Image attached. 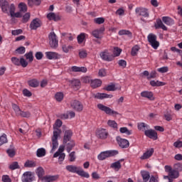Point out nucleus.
<instances>
[{
	"instance_id": "obj_6",
	"label": "nucleus",
	"mask_w": 182,
	"mask_h": 182,
	"mask_svg": "<svg viewBox=\"0 0 182 182\" xmlns=\"http://www.w3.org/2000/svg\"><path fill=\"white\" fill-rule=\"evenodd\" d=\"M165 171L168 173L171 178H178L180 173L176 169H173L171 166L166 165L164 166Z\"/></svg>"
},
{
	"instance_id": "obj_17",
	"label": "nucleus",
	"mask_w": 182,
	"mask_h": 182,
	"mask_svg": "<svg viewBox=\"0 0 182 182\" xmlns=\"http://www.w3.org/2000/svg\"><path fill=\"white\" fill-rule=\"evenodd\" d=\"M108 134H109V133H107V131H106L105 129H100L96 132L97 136L99 139H102V140L107 139Z\"/></svg>"
},
{
	"instance_id": "obj_15",
	"label": "nucleus",
	"mask_w": 182,
	"mask_h": 182,
	"mask_svg": "<svg viewBox=\"0 0 182 182\" xmlns=\"http://www.w3.org/2000/svg\"><path fill=\"white\" fill-rule=\"evenodd\" d=\"M144 134L146 137L152 139L153 140H157L158 139L157 132L154 129H149L148 130H145Z\"/></svg>"
},
{
	"instance_id": "obj_47",
	"label": "nucleus",
	"mask_w": 182,
	"mask_h": 182,
	"mask_svg": "<svg viewBox=\"0 0 182 182\" xmlns=\"http://www.w3.org/2000/svg\"><path fill=\"white\" fill-rule=\"evenodd\" d=\"M5 143H8V138L6 137V134H3L0 136V146H2V144H5Z\"/></svg>"
},
{
	"instance_id": "obj_19",
	"label": "nucleus",
	"mask_w": 182,
	"mask_h": 182,
	"mask_svg": "<svg viewBox=\"0 0 182 182\" xmlns=\"http://www.w3.org/2000/svg\"><path fill=\"white\" fill-rule=\"evenodd\" d=\"M141 97L149 99V100H154V95L151 91H143L141 92Z\"/></svg>"
},
{
	"instance_id": "obj_2",
	"label": "nucleus",
	"mask_w": 182,
	"mask_h": 182,
	"mask_svg": "<svg viewBox=\"0 0 182 182\" xmlns=\"http://www.w3.org/2000/svg\"><path fill=\"white\" fill-rule=\"evenodd\" d=\"M66 171L70 173H75L78 174V176H81V177H85V178H89L90 175L89 173L83 171L82 167L76 166L75 165H68L65 166Z\"/></svg>"
},
{
	"instance_id": "obj_64",
	"label": "nucleus",
	"mask_w": 182,
	"mask_h": 182,
	"mask_svg": "<svg viewBox=\"0 0 182 182\" xmlns=\"http://www.w3.org/2000/svg\"><path fill=\"white\" fill-rule=\"evenodd\" d=\"M149 182H159V176H151Z\"/></svg>"
},
{
	"instance_id": "obj_52",
	"label": "nucleus",
	"mask_w": 182,
	"mask_h": 182,
	"mask_svg": "<svg viewBox=\"0 0 182 182\" xmlns=\"http://www.w3.org/2000/svg\"><path fill=\"white\" fill-rule=\"evenodd\" d=\"M94 22L97 25H102V23H105V18L103 17L95 18Z\"/></svg>"
},
{
	"instance_id": "obj_27",
	"label": "nucleus",
	"mask_w": 182,
	"mask_h": 182,
	"mask_svg": "<svg viewBox=\"0 0 182 182\" xmlns=\"http://www.w3.org/2000/svg\"><path fill=\"white\" fill-rule=\"evenodd\" d=\"M156 29H163V31H167V27L163 23L161 19L156 20V24L155 25Z\"/></svg>"
},
{
	"instance_id": "obj_50",
	"label": "nucleus",
	"mask_w": 182,
	"mask_h": 182,
	"mask_svg": "<svg viewBox=\"0 0 182 182\" xmlns=\"http://www.w3.org/2000/svg\"><path fill=\"white\" fill-rule=\"evenodd\" d=\"M107 124L109 127H112V129H117V123L114 120H108Z\"/></svg>"
},
{
	"instance_id": "obj_61",
	"label": "nucleus",
	"mask_w": 182,
	"mask_h": 182,
	"mask_svg": "<svg viewBox=\"0 0 182 182\" xmlns=\"http://www.w3.org/2000/svg\"><path fill=\"white\" fill-rule=\"evenodd\" d=\"M173 168H174V170L178 171H178H182V164L180 163L175 164L173 165Z\"/></svg>"
},
{
	"instance_id": "obj_29",
	"label": "nucleus",
	"mask_w": 182,
	"mask_h": 182,
	"mask_svg": "<svg viewBox=\"0 0 182 182\" xmlns=\"http://www.w3.org/2000/svg\"><path fill=\"white\" fill-rule=\"evenodd\" d=\"M71 70L72 72H82V73H86L87 68H86V67L73 66L71 67Z\"/></svg>"
},
{
	"instance_id": "obj_35",
	"label": "nucleus",
	"mask_w": 182,
	"mask_h": 182,
	"mask_svg": "<svg viewBox=\"0 0 182 182\" xmlns=\"http://www.w3.org/2000/svg\"><path fill=\"white\" fill-rule=\"evenodd\" d=\"M36 174H37L38 177L39 178H41V180L42 181V178H43L45 177V176H43L45 175V170H43V168L38 167L36 169Z\"/></svg>"
},
{
	"instance_id": "obj_51",
	"label": "nucleus",
	"mask_w": 182,
	"mask_h": 182,
	"mask_svg": "<svg viewBox=\"0 0 182 182\" xmlns=\"http://www.w3.org/2000/svg\"><path fill=\"white\" fill-rule=\"evenodd\" d=\"M69 161L73 162L76 160V152L72 151L68 155Z\"/></svg>"
},
{
	"instance_id": "obj_44",
	"label": "nucleus",
	"mask_w": 182,
	"mask_h": 182,
	"mask_svg": "<svg viewBox=\"0 0 182 182\" xmlns=\"http://www.w3.org/2000/svg\"><path fill=\"white\" fill-rule=\"evenodd\" d=\"M26 59L28 60V62H33V53L30 51L24 55Z\"/></svg>"
},
{
	"instance_id": "obj_28",
	"label": "nucleus",
	"mask_w": 182,
	"mask_h": 182,
	"mask_svg": "<svg viewBox=\"0 0 182 182\" xmlns=\"http://www.w3.org/2000/svg\"><path fill=\"white\" fill-rule=\"evenodd\" d=\"M71 86L74 90H79L80 89V80H73L71 81Z\"/></svg>"
},
{
	"instance_id": "obj_63",
	"label": "nucleus",
	"mask_w": 182,
	"mask_h": 182,
	"mask_svg": "<svg viewBox=\"0 0 182 182\" xmlns=\"http://www.w3.org/2000/svg\"><path fill=\"white\" fill-rule=\"evenodd\" d=\"M29 19H31V14L26 13L25 15L23 16V22L24 23H26V22H28Z\"/></svg>"
},
{
	"instance_id": "obj_9",
	"label": "nucleus",
	"mask_w": 182,
	"mask_h": 182,
	"mask_svg": "<svg viewBox=\"0 0 182 182\" xmlns=\"http://www.w3.org/2000/svg\"><path fill=\"white\" fill-rule=\"evenodd\" d=\"M45 55L49 60H56V59H60L62 58V55L56 52L47 51Z\"/></svg>"
},
{
	"instance_id": "obj_53",
	"label": "nucleus",
	"mask_w": 182,
	"mask_h": 182,
	"mask_svg": "<svg viewBox=\"0 0 182 182\" xmlns=\"http://www.w3.org/2000/svg\"><path fill=\"white\" fill-rule=\"evenodd\" d=\"M118 34L122 36L123 35H127L128 36H132V33L127 30H120Z\"/></svg>"
},
{
	"instance_id": "obj_32",
	"label": "nucleus",
	"mask_w": 182,
	"mask_h": 182,
	"mask_svg": "<svg viewBox=\"0 0 182 182\" xmlns=\"http://www.w3.org/2000/svg\"><path fill=\"white\" fill-rule=\"evenodd\" d=\"M69 142L66 144V151L68 153H70V151H72V149H73V147H75V146H76V143H75V141L71 140V141H68Z\"/></svg>"
},
{
	"instance_id": "obj_48",
	"label": "nucleus",
	"mask_w": 182,
	"mask_h": 182,
	"mask_svg": "<svg viewBox=\"0 0 182 182\" xmlns=\"http://www.w3.org/2000/svg\"><path fill=\"white\" fill-rule=\"evenodd\" d=\"M18 8L20 9V12H26V11H28V7L26 6V5L24 3H20L18 4Z\"/></svg>"
},
{
	"instance_id": "obj_1",
	"label": "nucleus",
	"mask_w": 182,
	"mask_h": 182,
	"mask_svg": "<svg viewBox=\"0 0 182 182\" xmlns=\"http://www.w3.org/2000/svg\"><path fill=\"white\" fill-rule=\"evenodd\" d=\"M62 124L63 122L60 119H57L55 121V125L56 127H54L53 130V135L52 137V149L50 153H53V151H55L59 146V142H58V137H59L61 133V131L60 130L59 127H61Z\"/></svg>"
},
{
	"instance_id": "obj_57",
	"label": "nucleus",
	"mask_w": 182,
	"mask_h": 182,
	"mask_svg": "<svg viewBox=\"0 0 182 182\" xmlns=\"http://www.w3.org/2000/svg\"><path fill=\"white\" fill-rule=\"evenodd\" d=\"M107 75V73L106 72V70H105V68L99 70L98 76H100V77H105V76H106Z\"/></svg>"
},
{
	"instance_id": "obj_34",
	"label": "nucleus",
	"mask_w": 182,
	"mask_h": 182,
	"mask_svg": "<svg viewBox=\"0 0 182 182\" xmlns=\"http://www.w3.org/2000/svg\"><path fill=\"white\" fill-rule=\"evenodd\" d=\"M151 86H153V87H159V86H165L166 82L159 81V80H151L150 81Z\"/></svg>"
},
{
	"instance_id": "obj_58",
	"label": "nucleus",
	"mask_w": 182,
	"mask_h": 182,
	"mask_svg": "<svg viewBox=\"0 0 182 182\" xmlns=\"http://www.w3.org/2000/svg\"><path fill=\"white\" fill-rule=\"evenodd\" d=\"M41 0H29L28 5H30V6H32V5H41Z\"/></svg>"
},
{
	"instance_id": "obj_14",
	"label": "nucleus",
	"mask_w": 182,
	"mask_h": 182,
	"mask_svg": "<svg viewBox=\"0 0 182 182\" xmlns=\"http://www.w3.org/2000/svg\"><path fill=\"white\" fill-rule=\"evenodd\" d=\"M42 25V21L39 18H34L30 24V28L33 31H36L38 28H41Z\"/></svg>"
},
{
	"instance_id": "obj_21",
	"label": "nucleus",
	"mask_w": 182,
	"mask_h": 182,
	"mask_svg": "<svg viewBox=\"0 0 182 182\" xmlns=\"http://www.w3.org/2000/svg\"><path fill=\"white\" fill-rule=\"evenodd\" d=\"M154 153V149H151L143 154V155L140 157L141 160H147V159H150L151 156H153Z\"/></svg>"
},
{
	"instance_id": "obj_49",
	"label": "nucleus",
	"mask_w": 182,
	"mask_h": 182,
	"mask_svg": "<svg viewBox=\"0 0 182 182\" xmlns=\"http://www.w3.org/2000/svg\"><path fill=\"white\" fill-rule=\"evenodd\" d=\"M11 62L16 66H21V59H19L16 57H12L11 58Z\"/></svg>"
},
{
	"instance_id": "obj_25",
	"label": "nucleus",
	"mask_w": 182,
	"mask_h": 182,
	"mask_svg": "<svg viewBox=\"0 0 182 182\" xmlns=\"http://www.w3.org/2000/svg\"><path fill=\"white\" fill-rule=\"evenodd\" d=\"M54 158L58 157V162L60 164H62L63 162V160H65V157H66V154L65 153H59V152H55L53 155Z\"/></svg>"
},
{
	"instance_id": "obj_4",
	"label": "nucleus",
	"mask_w": 182,
	"mask_h": 182,
	"mask_svg": "<svg viewBox=\"0 0 182 182\" xmlns=\"http://www.w3.org/2000/svg\"><path fill=\"white\" fill-rule=\"evenodd\" d=\"M49 45L53 49H56L59 46V41L55 32H50L48 35Z\"/></svg>"
},
{
	"instance_id": "obj_31",
	"label": "nucleus",
	"mask_w": 182,
	"mask_h": 182,
	"mask_svg": "<svg viewBox=\"0 0 182 182\" xmlns=\"http://www.w3.org/2000/svg\"><path fill=\"white\" fill-rule=\"evenodd\" d=\"M162 21H163L164 23H165L166 25H168L169 26H171V25H174V20H173L170 17L164 16L162 18Z\"/></svg>"
},
{
	"instance_id": "obj_37",
	"label": "nucleus",
	"mask_w": 182,
	"mask_h": 182,
	"mask_svg": "<svg viewBox=\"0 0 182 182\" xmlns=\"http://www.w3.org/2000/svg\"><path fill=\"white\" fill-rule=\"evenodd\" d=\"M65 97V95H63V92H56L55 95V99L57 102H62V100H63V97Z\"/></svg>"
},
{
	"instance_id": "obj_18",
	"label": "nucleus",
	"mask_w": 182,
	"mask_h": 182,
	"mask_svg": "<svg viewBox=\"0 0 182 182\" xmlns=\"http://www.w3.org/2000/svg\"><path fill=\"white\" fill-rule=\"evenodd\" d=\"M59 178V175H54V176H46L42 178L41 181L43 182H53L56 181Z\"/></svg>"
},
{
	"instance_id": "obj_5",
	"label": "nucleus",
	"mask_w": 182,
	"mask_h": 182,
	"mask_svg": "<svg viewBox=\"0 0 182 182\" xmlns=\"http://www.w3.org/2000/svg\"><path fill=\"white\" fill-rule=\"evenodd\" d=\"M148 42L153 49H157L160 46V43L157 41V36L154 33H149L147 36Z\"/></svg>"
},
{
	"instance_id": "obj_10",
	"label": "nucleus",
	"mask_w": 182,
	"mask_h": 182,
	"mask_svg": "<svg viewBox=\"0 0 182 182\" xmlns=\"http://www.w3.org/2000/svg\"><path fill=\"white\" fill-rule=\"evenodd\" d=\"M116 140L122 149H127L130 146V144L129 143V140L126 139H122L120 136H117Z\"/></svg>"
},
{
	"instance_id": "obj_30",
	"label": "nucleus",
	"mask_w": 182,
	"mask_h": 182,
	"mask_svg": "<svg viewBox=\"0 0 182 182\" xmlns=\"http://www.w3.org/2000/svg\"><path fill=\"white\" fill-rule=\"evenodd\" d=\"M1 1V11L4 12V14H8V9H9V3L6 1V0H2Z\"/></svg>"
},
{
	"instance_id": "obj_33",
	"label": "nucleus",
	"mask_w": 182,
	"mask_h": 182,
	"mask_svg": "<svg viewBox=\"0 0 182 182\" xmlns=\"http://www.w3.org/2000/svg\"><path fill=\"white\" fill-rule=\"evenodd\" d=\"M141 176L142 179L144 180V181H146L147 182L151 178L150 173L149 171H141Z\"/></svg>"
},
{
	"instance_id": "obj_45",
	"label": "nucleus",
	"mask_w": 182,
	"mask_h": 182,
	"mask_svg": "<svg viewBox=\"0 0 182 182\" xmlns=\"http://www.w3.org/2000/svg\"><path fill=\"white\" fill-rule=\"evenodd\" d=\"M105 90H107V92H114V90H117V87H116V85L114 84H110L105 87Z\"/></svg>"
},
{
	"instance_id": "obj_55",
	"label": "nucleus",
	"mask_w": 182,
	"mask_h": 182,
	"mask_svg": "<svg viewBox=\"0 0 182 182\" xmlns=\"http://www.w3.org/2000/svg\"><path fill=\"white\" fill-rule=\"evenodd\" d=\"M120 53H122V49L118 47L114 48L113 55L114 56H120Z\"/></svg>"
},
{
	"instance_id": "obj_12",
	"label": "nucleus",
	"mask_w": 182,
	"mask_h": 182,
	"mask_svg": "<svg viewBox=\"0 0 182 182\" xmlns=\"http://www.w3.org/2000/svg\"><path fill=\"white\" fill-rule=\"evenodd\" d=\"M34 176L32 174V172L31 171H26L25 172L22 177H21V181L22 182H32L33 181Z\"/></svg>"
},
{
	"instance_id": "obj_54",
	"label": "nucleus",
	"mask_w": 182,
	"mask_h": 182,
	"mask_svg": "<svg viewBox=\"0 0 182 182\" xmlns=\"http://www.w3.org/2000/svg\"><path fill=\"white\" fill-rule=\"evenodd\" d=\"M73 47L72 46H67L65 44L62 46V49L65 53H68L70 49H73Z\"/></svg>"
},
{
	"instance_id": "obj_36",
	"label": "nucleus",
	"mask_w": 182,
	"mask_h": 182,
	"mask_svg": "<svg viewBox=\"0 0 182 182\" xmlns=\"http://www.w3.org/2000/svg\"><path fill=\"white\" fill-rule=\"evenodd\" d=\"M37 157H45L46 156V150L45 148H39L36 151Z\"/></svg>"
},
{
	"instance_id": "obj_46",
	"label": "nucleus",
	"mask_w": 182,
	"mask_h": 182,
	"mask_svg": "<svg viewBox=\"0 0 182 182\" xmlns=\"http://www.w3.org/2000/svg\"><path fill=\"white\" fill-rule=\"evenodd\" d=\"M119 132L120 133L127 134V136H130V134H132V131L129 130L127 127H121Z\"/></svg>"
},
{
	"instance_id": "obj_42",
	"label": "nucleus",
	"mask_w": 182,
	"mask_h": 182,
	"mask_svg": "<svg viewBox=\"0 0 182 182\" xmlns=\"http://www.w3.org/2000/svg\"><path fill=\"white\" fill-rule=\"evenodd\" d=\"M85 38H86V33H81L80 35L77 36V40L78 43H83V41H85Z\"/></svg>"
},
{
	"instance_id": "obj_41",
	"label": "nucleus",
	"mask_w": 182,
	"mask_h": 182,
	"mask_svg": "<svg viewBox=\"0 0 182 182\" xmlns=\"http://www.w3.org/2000/svg\"><path fill=\"white\" fill-rule=\"evenodd\" d=\"M12 108L14 110L16 116H19L21 114L22 110H21L19 106L16 105V104H12Z\"/></svg>"
},
{
	"instance_id": "obj_59",
	"label": "nucleus",
	"mask_w": 182,
	"mask_h": 182,
	"mask_svg": "<svg viewBox=\"0 0 182 182\" xmlns=\"http://www.w3.org/2000/svg\"><path fill=\"white\" fill-rule=\"evenodd\" d=\"M20 66H22V68H26L28 66V61L25 60L23 58H20Z\"/></svg>"
},
{
	"instance_id": "obj_7",
	"label": "nucleus",
	"mask_w": 182,
	"mask_h": 182,
	"mask_svg": "<svg viewBox=\"0 0 182 182\" xmlns=\"http://www.w3.org/2000/svg\"><path fill=\"white\" fill-rule=\"evenodd\" d=\"M97 107L100 110H102V112H105L106 114H109V115L119 114L117 112L110 109V107L103 105L102 104H98Z\"/></svg>"
},
{
	"instance_id": "obj_11",
	"label": "nucleus",
	"mask_w": 182,
	"mask_h": 182,
	"mask_svg": "<svg viewBox=\"0 0 182 182\" xmlns=\"http://www.w3.org/2000/svg\"><path fill=\"white\" fill-rule=\"evenodd\" d=\"M70 105L72 109L75 110V112H82V110H83V105L80 101L73 100L71 102Z\"/></svg>"
},
{
	"instance_id": "obj_16",
	"label": "nucleus",
	"mask_w": 182,
	"mask_h": 182,
	"mask_svg": "<svg viewBox=\"0 0 182 182\" xmlns=\"http://www.w3.org/2000/svg\"><path fill=\"white\" fill-rule=\"evenodd\" d=\"M72 136H73V132L70 129H67L64 132V137H63V144H66L68 141H70L72 139Z\"/></svg>"
},
{
	"instance_id": "obj_38",
	"label": "nucleus",
	"mask_w": 182,
	"mask_h": 182,
	"mask_svg": "<svg viewBox=\"0 0 182 182\" xmlns=\"http://www.w3.org/2000/svg\"><path fill=\"white\" fill-rule=\"evenodd\" d=\"M139 50H140V46H139L138 45H136L134 47H132V51H131L132 56H136V55L139 53Z\"/></svg>"
},
{
	"instance_id": "obj_39",
	"label": "nucleus",
	"mask_w": 182,
	"mask_h": 182,
	"mask_svg": "<svg viewBox=\"0 0 182 182\" xmlns=\"http://www.w3.org/2000/svg\"><path fill=\"white\" fill-rule=\"evenodd\" d=\"M28 85L31 87H38L39 86V81L36 79H33L28 81Z\"/></svg>"
},
{
	"instance_id": "obj_13",
	"label": "nucleus",
	"mask_w": 182,
	"mask_h": 182,
	"mask_svg": "<svg viewBox=\"0 0 182 182\" xmlns=\"http://www.w3.org/2000/svg\"><path fill=\"white\" fill-rule=\"evenodd\" d=\"M105 32V27H101L100 28H97L92 32V36L96 38L97 39H102L103 38L102 35Z\"/></svg>"
},
{
	"instance_id": "obj_3",
	"label": "nucleus",
	"mask_w": 182,
	"mask_h": 182,
	"mask_svg": "<svg viewBox=\"0 0 182 182\" xmlns=\"http://www.w3.org/2000/svg\"><path fill=\"white\" fill-rule=\"evenodd\" d=\"M117 154H119V151L117 150L105 151L98 154L97 159L103 161V160H106L108 157H113L114 156H117Z\"/></svg>"
},
{
	"instance_id": "obj_62",
	"label": "nucleus",
	"mask_w": 182,
	"mask_h": 182,
	"mask_svg": "<svg viewBox=\"0 0 182 182\" xmlns=\"http://www.w3.org/2000/svg\"><path fill=\"white\" fill-rule=\"evenodd\" d=\"M1 181L3 182H12V179L8 175H3L1 177Z\"/></svg>"
},
{
	"instance_id": "obj_40",
	"label": "nucleus",
	"mask_w": 182,
	"mask_h": 182,
	"mask_svg": "<svg viewBox=\"0 0 182 182\" xmlns=\"http://www.w3.org/2000/svg\"><path fill=\"white\" fill-rule=\"evenodd\" d=\"M111 168H114L118 171V170H120L122 168V164H120V161H117L113 164H111Z\"/></svg>"
},
{
	"instance_id": "obj_20",
	"label": "nucleus",
	"mask_w": 182,
	"mask_h": 182,
	"mask_svg": "<svg viewBox=\"0 0 182 182\" xmlns=\"http://www.w3.org/2000/svg\"><path fill=\"white\" fill-rule=\"evenodd\" d=\"M135 11L136 14H139L141 16H144V18L149 17V11H147V9L136 8Z\"/></svg>"
},
{
	"instance_id": "obj_26",
	"label": "nucleus",
	"mask_w": 182,
	"mask_h": 182,
	"mask_svg": "<svg viewBox=\"0 0 182 182\" xmlns=\"http://www.w3.org/2000/svg\"><path fill=\"white\" fill-rule=\"evenodd\" d=\"M47 18L48 19H49V21H60V17L59 16V15L55 14V13H49L47 15Z\"/></svg>"
},
{
	"instance_id": "obj_43",
	"label": "nucleus",
	"mask_w": 182,
	"mask_h": 182,
	"mask_svg": "<svg viewBox=\"0 0 182 182\" xmlns=\"http://www.w3.org/2000/svg\"><path fill=\"white\" fill-rule=\"evenodd\" d=\"M24 167H28V168L36 167V162L33 161H26V163L24 164Z\"/></svg>"
},
{
	"instance_id": "obj_60",
	"label": "nucleus",
	"mask_w": 182,
	"mask_h": 182,
	"mask_svg": "<svg viewBox=\"0 0 182 182\" xmlns=\"http://www.w3.org/2000/svg\"><path fill=\"white\" fill-rule=\"evenodd\" d=\"M158 72H159V73H167V72H168V67L167 66H164L162 68H159L157 69Z\"/></svg>"
},
{
	"instance_id": "obj_8",
	"label": "nucleus",
	"mask_w": 182,
	"mask_h": 182,
	"mask_svg": "<svg viewBox=\"0 0 182 182\" xmlns=\"http://www.w3.org/2000/svg\"><path fill=\"white\" fill-rule=\"evenodd\" d=\"M100 56L102 60H106L107 62H112L113 60V54L109 53V50H105L100 53Z\"/></svg>"
},
{
	"instance_id": "obj_24",
	"label": "nucleus",
	"mask_w": 182,
	"mask_h": 182,
	"mask_svg": "<svg viewBox=\"0 0 182 182\" xmlns=\"http://www.w3.org/2000/svg\"><path fill=\"white\" fill-rule=\"evenodd\" d=\"M137 127L139 130L144 132V133H146V130L150 129V126L144 122L138 123Z\"/></svg>"
},
{
	"instance_id": "obj_23",
	"label": "nucleus",
	"mask_w": 182,
	"mask_h": 182,
	"mask_svg": "<svg viewBox=\"0 0 182 182\" xmlns=\"http://www.w3.org/2000/svg\"><path fill=\"white\" fill-rule=\"evenodd\" d=\"M90 86L92 89L100 87V86H102V80L99 79L91 80Z\"/></svg>"
},
{
	"instance_id": "obj_56",
	"label": "nucleus",
	"mask_w": 182,
	"mask_h": 182,
	"mask_svg": "<svg viewBox=\"0 0 182 182\" xmlns=\"http://www.w3.org/2000/svg\"><path fill=\"white\" fill-rule=\"evenodd\" d=\"M79 56L81 59H85L87 56V52L85 50H80L79 51Z\"/></svg>"
},
{
	"instance_id": "obj_22",
	"label": "nucleus",
	"mask_w": 182,
	"mask_h": 182,
	"mask_svg": "<svg viewBox=\"0 0 182 182\" xmlns=\"http://www.w3.org/2000/svg\"><path fill=\"white\" fill-rule=\"evenodd\" d=\"M95 97L96 99H112V97H113V95H108V94H106V93H100V92H98L97 94L95 95Z\"/></svg>"
}]
</instances>
